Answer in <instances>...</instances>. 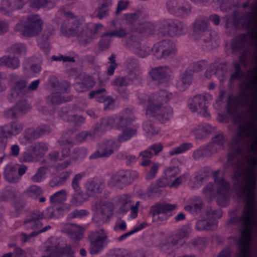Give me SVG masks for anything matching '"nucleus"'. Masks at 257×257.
<instances>
[{
	"label": "nucleus",
	"mask_w": 257,
	"mask_h": 257,
	"mask_svg": "<svg viewBox=\"0 0 257 257\" xmlns=\"http://www.w3.org/2000/svg\"><path fill=\"white\" fill-rule=\"evenodd\" d=\"M12 136L19 134L24 128V124L18 120L12 121L9 124Z\"/></svg>",
	"instance_id": "obj_43"
},
{
	"label": "nucleus",
	"mask_w": 257,
	"mask_h": 257,
	"mask_svg": "<svg viewBox=\"0 0 257 257\" xmlns=\"http://www.w3.org/2000/svg\"><path fill=\"white\" fill-rule=\"evenodd\" d=\"M46 168L41 167L39 168L37 173L32 177V180L34 182H40L44 177L45 174Z\"/></svg>",
	"instance_id": "obj_61"
},
{
	"label": "nucleus",
	"mask_w": 257,
	"mask_h": 257,
	"mask_svg": "<svg viewBox=\"0 0 257 257\" xmlns=\"http://www.w3.org/2000/svg\"><path fill=\"white\" fill-rule=\"evenodd\" d=\"M67 101L58 92L53 93L46 97L47 103L52 105H59Z\"/></svg>",
	"instance_id": "obj_35"
},
{
	"label": "nucleus",
	"mask_w": 257,
	"mask_h": 257,
	"mask_svg": "<svg viewBox=\"0 0 257 257\" xmlns=\"http://www.w3.org/2000/svg\"><path fill=\"white\" fill-rule=\"evenodd\" d=\"M43 21L38 14L31 15L23 19L16 25L15 31L25 37L37 36L42 30Z\"/></svg>",
	"instance_id": "obj_3"
},
{
	"label": "nucleus",
	"mask_w": 257,
	"mask_h": 257,
	"mask_svg": "<svg viewBox=\"0 0 257 257\" xmlns=\"http://www.w3.org/2000/svg\"><path fill=\"white\" fill-rule=\"evenodd\" d=\"M17 111L20 115H22L24 113H25L29 108V105L25 100H21L17 102V103L14 106Z\"/></svg>",
	"instance_id": "obj_53"
},
{
	"label": "nucleus",
	"mask_w": 257,
	"mask_h": 257,
	"mask_svg": "<svg viewBox=\"0 0 257 257\" xmlns=\"http://www.w3.org/2000/svg\"><path fill=\"white\" fill-rule=\"evenodd\" d=\"M89 214L88 210L85 209H75L73 211L70 212L68 215L69 219H73L74 218H80L84 216H87Z\"/></svg>",
	"instance_id": "obj_51"
},
{
	"label": "nucleus",
	"mask_w": 257,
	"mask_h": 257,
	"mask_svg": "<svg viewBox=\"0 0 257 257\" xmlns=\"http://www.w3.org/2000/svg\"><path fill=\"white\" fill-rule=\"evenodd\" d=\"M0 65L12 69H16L20 66V60L16 56H4L0 58Z\"/></svg>",
	"instance_id": "obj_21"
},
{
	"label": "nucleus",
	"mask_w": 257,
	"mask_h": 257,
	"mask_svg": "<svg viewBox=\"0 0 257 257\" xmlns=\"http://www.w3.org/2000/svg\"><path fill=\"white\" fill-rule=\"evenodd\" d=\"M11 50L14 53L21 55L26 52V47L23 44H16L11 47Z\"/></svg>",
	"instance_id": "obj_58"
},
{
	"label": "nucleus",
	"mask_w": 257,
	"mask_h": 257,
	"mask_svg": "<svg viewBox=\"0 0 257 257\" xmlns=\"http://www.w3.org/2000/svg\"><path fill=\"white\" fill-rule=\"evenodd\" d=\"M167 7L171 12L180 17H186L191 12V7L188 5L176 7L171 6L169 3L167 4Z\"/></svg>",
	"instance_id": "obj_25"
},
{
	"label": "nucleus",
	"mask_w": 257,
	"mask_h": 257,
	"mask_svg": "<svg viewBox=\"0 0 257 257\" xmlns=\"http://www.w3.org/2000/svg\"><path fill=\"white\" fill-rule=\"evenodd\" d=\"M82 176L81 174L79 173L76 174L73 179L72 186L75 191H79L81 190L79 181L81 180Z\"/></svg>",
	"instance_id": "obj_60"
},
{
	"label": "nucleus",
	"mask_w": 257,
	"mask_h": 257,
	"mask_svg": "<svg viewBox=\"0 0 257 257\" xmlns=\"http://www.w3.org/2000/svg\"><path fill=\"white\" fill-rule=\"evenodd\" d=\"M177 207L175 204L167 203H156L152 205L150 213L152 216L153 221L158 224L168 219L167 213L175 210Z\"/></svg>",
	"instance_id": "obj_7"
},
{
	"label": "nucleus",
	"mask_w": 257,
	"mask_h": 257,
	"mask_svg": "<svg viewBox=\"0 0 257 257\" xmlns=\"http://www.w3.org/2000/svg\"><path fill=\"white\" fill-rule=\"evenodd\" d=\"M227 164L234 170V189L237 195L245 201L241 215L230 220L240 227L236 257H248L251 240V227L257 217V201L255 198V187L257 178V155L228 156Z\"/></svg>",
	"instance_id": "obj_1"
},
{
	"label": "nucleus",
	"mask_w": 257,
	"mask_h": 257,
	"mask_svg": "<svg viewBox=\"0 0 257 257\" xmlns=\"http://www.w3.org/2000/svg\"><path fill=\"white\" fill-rule=\"evenodd\" d=\"M36 134L37 139L39 138L41 136L48 134L51 132V128L49 125H43L37 127L36 129Z\"/></svg>",
	"instance_id": "obj_54"
},
{
	"label": "nucleus",
	"mask_w": 257,
	"mask_h": 257,
	"mask_svg": "<svg viewBox=\"0 0 257 257\" xmlns=\"http://www.w3.org/2000/svg\"><path fill=\"white\" fill-rule=\"evenodd\" d=\"M80 23L78 18L74 19L68 22L67 23H63L61 26L62 32L66 34L73 35L78 33Z\"/></svg>",
	"instance_id": "obj_20"
},
{
	"label": "nucleus",
	"mask_w": 257,
	"mask_h": 257,
	"mask_svg": "<svg viewBox=\"0 0 257 257\" xmlns=\"http://www.w3.org/2000/svg\"><path fill=\"white\" fill-rule=\"evenodd\" d=\"M46 144L43 142L35 143L29 147L28 151L33 153L37 157H42L48 151Z\"/></svg>",
	"instance_id": "obj_22"
},
{
	"label": "nucleus",
	"mask_w": 257,
	"mask_h": 257,
	"mask_svg": "<svg viewBox=\"0 0 257 257\" xmlns=\"http://www.w3.org/2000/svg\"><path fill=\"white\" fill-rule=\"evenodd\" d=\"M49 250L54 257H75V251L70 245L64 247L55 245L53 248Z\"/></svg>",
	"instance_id": "obj_17"
},
{
	"label": "nucleus",
	"mask_w": 257,
	"mask_h": 257,
	"mask_svg": "<svg viewBox=\"0 0 257 257\" xmlns=\"http://www.w3.org/2000/svg\"><path fill=\"white\" fill-rule=\"evenodd\" d=\"M155 30V27L150 22H145L141 24L139 28H137L133 31L143 34L146 35L152 34Z\"/></svg>",
	"instance_id": "obj_34"
},
{
	"label": "nucleus",
	"mask_w": 257,
	"mask_h": 257,
	"mask_svg": "<svg viewBox=\"0 0 257 257\" xmlns=\"http://www.w3.org/2000/svg\"><path fill=\"white\" fill-rule=\"evenodd\" d=\"M67 192L65 189L61 190L50 197V202L51 203L63 204L66 200Z\"/></svg>",
	"instance_id": "obj_31"
},
{
	"label": "nucleus",
	"mask_w": 257,
	"mask_h": 257,
	"mask_svg": "<svg viewBox=\"0 0 257 257\" xmlns=\"http://www.w3.org/2000/svg\"><path fill=\"white\" fill-rule=\"evenodd\" d=\"M112 0H103L102 3L96 9V17L102 19L109 14V7L111 5Z\"/></svg>",
	"instance_id": "obj_23"
},
{
	"label": "nucleus",
	"mask_w": 257,
	"mask_h": 257,
	"mask_svg": "<svg viewBox=\"0 0 257 257\" xmlns=\"http://www.w3.org/2000/svg\"><path fill=\"white\" fill-rule=\"evenodd\" d=\"M189 107L192 112L199 111L205 117L209 115L205 104V97L201 95L195 96L189 103Z\"/></svg>",
	"instance_id": "obj_11"
},
{
	"label": "nucleus",
	"mask_w": 257,
	"mask_h": 257,
	"mask_svg": "<svg viewBox=\"0 0 257 257\" xmlns=\"http://www.w3.org/2000/svg\"><path fill=\"white\" fill-rule=\"evenodd\" d=\"M83 228L75 224H68L62 231L66 233L70 238L76 240H80L83 238Z\"/></svg>",
	"instance_id": "obj_16"
},
{
	"label": "nucleus",
	"mask_w": 257,
	"mask_h": 257,
	"mask_svg": "<svg viewBox=\"0 0 257 257\" xmlns=\"http://www.w3.org/2000/svg\"><path fill=\"white\" fill-rule=\"evenodd\" d=\"M156 113L158 119L164 122L170 119L172 114V110L169 106L161 107Z\"/></svg>",
	"instance_id": "obj_33"
},
{
	"label": "nucleus",
	"mask_w": 257,
	"mask_h": 257,
	"mask_svg": "<svg viewBox=\"0 0 257 257\" xmlns=\"http://www.w3.org/2000/svg\"><path fill=\"white\" fill-rule=\"evenodd\" d=\"M3 4L13 9H19L24 6V0H3Z\"/></svg>",
	"instance_id": "obj_47"
},
{
	"label": "nucleus",
	"mask_w": 257,
	"mask_h": 257,
	"mask_svg": "<svg viewBox=\"0 0 257 257\" xmlns=\"http://www.w3.org/2000/svg\"><path fill=\"white\" fill-rule=\"evenodd\" d=\"M102 27L101 24H97L91 28L86 27L83 28L77 36L80 43L83 45L90 43L95 38V34L102 28Z\"/></svg>",
	"instance_id": "obj_10"
},
{
	"label": "nucleus",
	"mask_w": 257,
	"mask_h": 257,
	"mask_svg": "<svg viewBox=\"0 0 257 257\" xmlns=\"http://www.w3.org/2000/svg\"><path fill=\"white\" fill-rule=\"evenodd\" d=\"M111 145L112 143L110 141L103 143L99 145V149L103 157H108L113 153L114 151Z\"/></svg>",
	"instance_id": "obj_39"
},
{
	"label": "nucleus",
	"mask_w": 257,
	"mask_h": 257,
	"mask_svg": "<svg viewBox=\"0 0 257 257\" xmlns=\"http://www.w3.org/2000/svg\"><path fill=\"white\" fill-rule=\"evenodd\" d=\"M187 235L188 233L186 231L180 230L172 236L171 242L173 245H177L178 244L182 245L183 244L182 241V239L187 237Z\"/></svg>",
	"instance_id": "obj_42"
},
{
	"label": "nucleus",
	"mask_w": 257,
	"mask_h": 257,
	"mask_svg": "<svg viewBox=\"0 0 257 257\" xmlns=\"http://www.w3.org/2000/svg\"><path fill=\"white\" fill-rule=\"evenodd\" d=\"M4 115L7 118L14 119L20 116L15 107L10 108L4 112Z\"/></svg>",
	"instance_id": "obj_63"
},
{
	"label": "nucleus",
	"mask_w": 257,
	"mask_h": 257,
	"mask_svg": "<svg viewBox=\"0 0 257 257\" xmlns=\"http://www.w3.org/2000/svg\"><path fill=\"white\" fill-rule=\"evenodd\" d=\"M131 79L127 76L116 77L112 81V84L118 87H126L128 84Z\"/></svg>",
	"instance_id": "obj_48"
},
{
	"label": "nucleus",
	"mask_w": 257,
	"mask_h": 257,
	"mask_svg": "<svg viewBox=\"0 0 257 257\" xmlns=\"http://www.w3.org/2000/svg\"><path fill=\"white\" fill-rule=\"evenodd\" d=\"M169 70L167 66H160L152 69L149 74L153 80L161 83L169 79Z\"/></svg>",
	"instance_id": "obj_15"
},
{
	"label": "nucleus",
	"mask_w": 257,
	"mask_h": 257,
	"mask_svg": "<svg viewBox=\"0 0 257 257\" xmlns=\"http://www.w3.org/2000/svg\"><path fill=\"white\" fill-rule=\"evenodd\" d=\"M118 202L120 206V210L123 213L127 212L132 207L131 197L126 194H123L118 197Z\"/></svg>",
	"instance_id": "obj_29"
},
{
	"label": "nucleus",
	"mask_w": 257,
	"mask_h": 257,
	"mask_svg": "<svg viewBox=\"0 0 257 257\" xmlns=\"http://www.w3.org/2000/svg\"><path fill=\"white\" fill-rule=\"evenodd\" d=\"M71 199V203L75 206L81 205L83 202L87 200L89 196L86 194L83 193L81 190L79 191H75Z\"/></svg>",
	"instance_id": "obj_36"
},
{
	"label": "nucleus",
	"mask_w": 257,
	"mask_h": 257,
	"mask_svg": "<svg viewBox=\"0 0 257 257\" xmlns=\"http://www.w3.org/2000/svg\"><path fill=\"white\" fill-rule=\"evenodd\" d=\"M6 179L11 183H16L20 180L17 171L14 167L7 166L4 172Z\"/></svg>",
	"instance_id": "obj_30"
},
{
	"label": "nucleus",
	"mask_w": 257,
	"mask_h": 257,
	"mask_svg": "<svg viewBox=\"0 0 257 257\" xmlns=\"http://www.w3.org/2000/svg\"><path fill=\"white\" fill-rule=\"evenodd\" d=\"M112 204L108 201L96 202L93 206V220L100 224L107 221L113 214Z\"/></svg>",
	"instance_id": "obj_6"
},
{
	"label": "nucleus",
	"mask_w": 257,
	"mask_h": 257,
	"mask_svg": "<svg viewBox=\"0 0 257 257\" xmlns=\"http://www.w3.org/2000/svg\"><path fill=\"white\" fill-rule=\"evenodd\" d=\"M104 182L101 179L93 180L87 183V190L90 193H100L104 188Z\"/></svg>",
	"instance_id": "obj_24"
},
{
	"label": "nucleus",
	"mask_w": 257,
	"mask_h": 257,
	"mask_svg": "<svg viewBox=\"0 0 257 257\" xmlns=\"http://www.w3.org/2000/svg\"><path fill=\"white\" fill-rule=\"evenodd\" d=\"M142 11L138 10L135 13L125 14L124 17L127 23L130 24H133L141 16H142Z\"/></svg>",
	"instance_id": "obj_46"
},
{
	"label": "nucleus",
	"mask_w": 257,
	"mask_h": 257,
	"mask_svg": "<svg viewBox=\"0 0 257 257\" xmlns=\"http://www.w3.org/2000/svg\"><path fill=\"white\" fill-rule=\"evenodd\" d=\"M207 244V239L205 237H197L188 242L190 247H194L196 248L201 249Z\"/></svg>",
	"instance_id": "obj_41"
},
{
	"label": "nucleus",
	"mask_w": 257,
	"mask_h": 257,
	"mask_svg": "<svg viewBox=\"0 0 257 257\" xmlns=\"http://www.w3.org/2000/svg\"><path fill=\"white\" fill-rule=\"evenodd\" d=\"M134 121V119L132 117L119 116L116 118L115 127L117 129L126 127L131 125Z\"/></svg>",
	"instance_id": "obj_38"
},
{
	"label": "nucleus",
	"mask_w": 257,
	"mask_h": 257,
	"mask_svg": "<svg viewBox=\"0 0 257 257\" xmlns=\"http://www.w3.org/2000/svg\"><path fill=\"white\" fill-rule=\"evenodd\" d=\"M108 37H109V35H106V33L101 35V39L98 43L99 50L104 51L109 49L110 39Z\"/></svg>",
	"instance_id": "obj_45"
},
{
	"label": "nucleus",
	"mask_w": 257,
	"mask_h": 257,
	"mask_svg": "<svg viewBox=\"0 0 257 257\" xmlns=\"http://www.w3.org/2000/svg\"><path fill=\"white\" fill-rule=\"evenodd\" d=\"M94 135L95 134L94 133H90L87 132H83L76 136V141L78 143H81L85 141L88 137L93 139Z\"/></svg>",
	"instance_id": "obj_55"
},
{
	"label": "nucleus",
	"mask_w": 257,
	"mask_h": 257,
	"mask_svg": "<svg viewBox=\"0 0 257 257\" xmlns=\"http://www.w3.org/2000/svg\"><path fill=\"white\" fill-rule=\"evenodd\" d=\"M28 90L27 87V83L26 81H20L17 82L15 86L11 90L10 98L11 101H13L18 98L23 97Z\"/></svg>",
	"instance_id": "obj_18"
},
{
	"label": "nucleus",
	"mask_w": 257,
	"mask_h": 257,
	"mask_svg": "<svg viewBox=\"0 0 257 257\" xmlns=\"http://www.w3.org/2000/svg\"><path fill=\"white\" fill-rule=\"evenodd\" d=\"M69 176V174L66 173L63 176H56L50 181L49 185L51 187L62 185L65 183Z\"/></svg>",
	"instance_id": "obj_44"
},
{
	"label": "nucleus",
	"mask_w": 257,
	"mask_h": 257,
	"mask_svg": "<svg viewBox=\"0 0 257 257\" xmlns=\"http://www.w3.org/2000/svg\"><path fill=\"white\" fill-rule=\"evenodd\" d=\"M158 169V164L153 162L151 165L149 172L146 175V179L147 180H150L154 178L156 175Z\"/></svg>",
	"instance_id": "obj_57"
},
{
	"label": "nucleus",
	"mask_w": 257,
	"mask_h": 257,
	"mask_svg": "<svg viewBox=\"0 0 257 257\" xmlns=\"http://www.w3.org/2000/svg\"><path fill=\"white\" fill-rule=\"evenodd\" d=\"M203 202L201 198L195 197L192 200L191 204L185 206L184 209L194 214L199 213L202 208Z\"/></svg>",
	"instance_id": "obj_27"
},
{
	"label": "nucleus",
	"mask_w": 257,
	"mask_h": 257,
	"mask_svg": "<svg viewBox=\"0 0 257 257\" xmlns=\"http://www.w3.org/2000/svg\"><path fill=\"white\" fill-rule=\"evenodd\" d=\"M251 12H246L244 15V19L246 20V23L248 25L250 22L257 23V0L256 2L249 6Z\"/></svg>",
	"instance_id": "obj_32"
},
{
	"label": "nucleus",
	"mask_w": 257,
	"mask_h": 257,
	"mask_svg": "<svg viewBox=\"0 0 257 257\" xmlns=\"http://www.w3.org/2000/svg\"><path fill=\"white\" fill-rule=\"evenodd\" d=\"M88 238L90 242L89 252L92 255L101 252L109 242L107 232L103 228L91 231Z\"/></svg>",
	"instance_id": "obj_4"
},
{
	"label": "nucleus",
	"mask_w": 257,
	"mask_h": 257,
	"mask_svg": "<svg viewBox=\"0 0 257 257\" xmlns=\"http://www.w3.org/2000/svg\"><path fill=\"white\" fill-rule=\"evenodd\" d=\"M152 50L158 59L172 57L177 51L175 44L169 40H163L158 43L154 46Z\"/></svg>",
	"instance_id": "obj_9"
},
{
	"label": "nucleus",
	"mask_w": 257,
	"mask_h": 257,
	"mask_svg": "<svg viewBox=\"0 0 257 257\" xmlns=\"http://www.w3.org/2000/svg\"><path fill=\"white\" fill-rule=\"evenodd\" d=\"M193 35L195 39L201 40L205 43L211 41L212 35L206 19L199 18L195 21L193 25Z\"/></svg>",
	"instance_id": "obj_8"
},
{
	"label": "nucleus",
	"mask_w": 257,
	"mask_h": 257,
	"mask_svg": "<svg viewBox=\"0 0 257 257\" xmlns=\"http://www.w3.org/2000/svg\"><path fill=\"white\" fill-rule=\"evenodd\" d=\"M49 4H52L53 6L52 3L49 0H31L30 7L39 9L41 8L46 7Z\"/></svg>",
	"instance_id": "obj_52"
},
{
	"label": "nucleus",
	"mask_w": 257,
	"mask_h": 257,
	"mask_svg": "<svg viewBox=\"0 0 257 257\" xmlns=\"http://www.w3.org/2000/svg\"><path fill=\"white\" fill-rule=\"evenodd\" d=\"M45 215L43 212L39 210H35L30 213V218L24 221L27 228L31 227L33 229H37L42 226L40 220L45 218Z\"/></svg>",
	"instance_id": "obj_14"
},
{
	"label": "nucleus",
	"mask_w": 257,
	"mask_h": 257,
	"mask_svg": "<svg viewBox=\"0 0 257 257\" xmlns=\"http://www.w3.org/2000/svg\"><path fill=\"white\" fill-rule=\"evenodd\" d=\"M172 95L164 90H160L150 95L148 99V105L146 113H156L171 98Z\"/></svg>",
	"instance_id": "obj_5"
},
{
	"label": "nucleus",
	"mask_w": 257,
	"mask_h": 257,
	"mask_svg": "<svg viewBox=\"0 0 257 257\" xmlns=\"http://www.w3.org/2000/svg\"><path fill=\"white\" fill-rule=\"evenodd\" d=\"M203 66L204 62L203 61H198L193 63L190 65L189 68L193 72H197L203 70Z\"/></svg>",
	"instance_id": "obj_64"
},
{
	"label": "nucleus",
	"mask_w": 257,
	"mask_h": 257,
	"mask_svg": "<svg viewBox=\"0 0 257 257\" xmlns=\"http://www.w3.org/2000/svg\"><path fill=\"white\" fill-rule=\"evenodd\" d=\"M138 134V129L135 127H127L122 130V133L119 135L117 141L122 143L130 140L136 136Z\"/></svg>",
	"instance_id": "obj_26"
},
{
	"label": "nucleus",
	"mask_w": 257,
	"mask_h": 257,
	"mask_svg": "<svg viewBox=\"0 0 257 257\" xmlns=\"http://www.w3.org/2000/svg\"><path fill=\"white\" fill-rule=\"evenodd\" d=\"M36 131L33 128H29L26 130L24 133V138L28 141L37 139Z\"/></svg>",
	"instance_id": "obj_59"
},
{
	"label": "nucleus",
	"mask_w": 257,
	"mask_h": 257,
	"mask_svg": "<svg viewBox=\"0 0 257 257\" xmlns=\"http://www.w3.org/2000/svg\"><path fill=\"white\" fill-rule=\"evenodd\" d=\"M192 145L191 143H183L179 147L175 148L174 150L170 152V156L179 154L185 152L192 147Z\"/></svg>",
	"instance_id": "obj_49"
},
{
	"label": "nucleus",
	"mask_w": 257,
	"mask_h": 257,
	"mask_svg": "<svg viewBox=\"0 0 257 257\" xmlns=\"http://www.w3.org/2000/svg\"><path fill=\"white\" fill-rule=\"evenodd\" d=\"M226 141V138L223 133H219L212 138V142L207 146V149L210 152H214L217 149H223Z\"/></svg>",
	"instance_id": "obj_19"
},
{
	"label": "nucleus",
	"mask_w": 257,
	"mask_h": 257,
	"mask_svg": "<svg viewBox=\"0 0 257 257\" xmlns=\"http://www.w3.org/2000/svg\"><path fill=\"white\" fill-rule=\"evenodd\" d=\"M117 158L120 160H126L127 164L134 162L136 159L135 156L128 155L125 152L119 153L117 155Z\"/></svg>",
	"instance_id": "obj_56"
},
{
	"label": "nucleus",
	"mask_w": 257,
	"mask_h": 257,
	"mask_svg": "<svg viewBox=\"0 0 257 257\" xmlns=\"http://www.w3.org/2000/svg\"><path fill=\"white\" fill-rule=\"evenodd\" d=\"M244 15L239 20L240 27L243 29L248 30L247 34H242L236 37L231 42V49L233 52L240 51L247 45L245 50L239 57V63L245 67L249 56L257 48V23L250 22L247 25Z\"/></svg>",
	"instance_id": "obj_2"
},
{
	"label": "nucleus",
	"mask_w": 257,
	"mask_h": 257,
	"mask_svg": "<svg viewBox=\"0 0 257 257\" xmlns=\"http://www.w3.org/2000/svg\"><path fill=\"white\" fill-rule=\"evenodd\" d=\"M162 25L165 32L170 36L181 35L184 27L182 22L172 20H164Z\"/></svg>",
	"instance_id": "obj_12"
},
{
	"label": "nucleus",
	"mask_w": 257,
	"mask_h": 257,
	"mask_svg": "<svg viewBox=\"0 0 257 257\" xmlns=\"http://www.w3.org/2000/svg\"><path fill=\"white\" fill-rule=\"evenodd\" d=\"M106 35H109V37H118L122 38L126 36L127 32L125 29L121 28L117 30L106 33Z\"/></svg>",
	"instance_id": "obj_62"
},
{
	"label": "nucleus",
	"mask_w": 257,
	"mask_h": 257,
	"mask_svg": "<svg viewBox=\"0 0 257 257\" xmlns=\"http://www.w3.org/2000/svg\"><path fill=\"white\" fill-rule=\"evenodd\" d=\"M95 82L93 79L90 76H85L83 77L82 83L78 84V86L82 88L80 91H85L92 88Z\"/></svg>",
	"instance_id": "obj_37"
},
{
	"label": "nucleus",
	"mask_w": 257,
	"mask_h": 257,
	"mask_svg": "<svg viewBox=\"0 0 257 257\" xmlns=\"http://www.w3.org/2000/svg\"><path fill=\"white\" fill-rule=\"evenodd\" d=\"M217 226V222L215 220L207 221L206 220H200L197 222L196 228L197 230H215Z\"/></svg>",
	"instance_id": "obj_28"
},
{
	"label": "nucleus",
	"mask_w": 257,
	"mask_h": 257,
	"mask_svg": "<svg viewBox=\"0 0 257 257\" xmlns=\"http://www.w3.org/2000/svg\"><path fill=\"white\" fill-rule=\"evenodd\" d=\"M219 171H216L213 174L214 185L218 196H225L229 189V185L224 178L219 176Z\"/></svg>",
	"instance_id": "obj_13"
},
{
	"label": "nucleus",
	"mask_w": 257,
	"mask_h": 257,
	"mask_svg": "<svg viewBox=\"0 0 257 257\" xmlns=\"http://www.w3.org/2000/svg\"><path fill=\"white\" fill-rule=\"evenodd\" d=\"M193 132L197 139H202L209 134L210 131L206 126L198 125L193 130Z\"/></svg>",
	"instance_id": "obj_40"
},
{
	"label": "nucleus",
	"mask_w": 257,
	"mask_h": 257,
	"mask_svg": "<svg viewBox=\"0 0 257 257\" xmlns=\"http://www.w3.org/2000/svg\"><path fill=\"white\" fill-rule=\"evenodd\" d=\"M227 63H220L215 64L212 66L213 69H215V74L219 77H223L227 71Z\"/></svg>",
	"instance_id": "obj_50"
}]
</instances>
